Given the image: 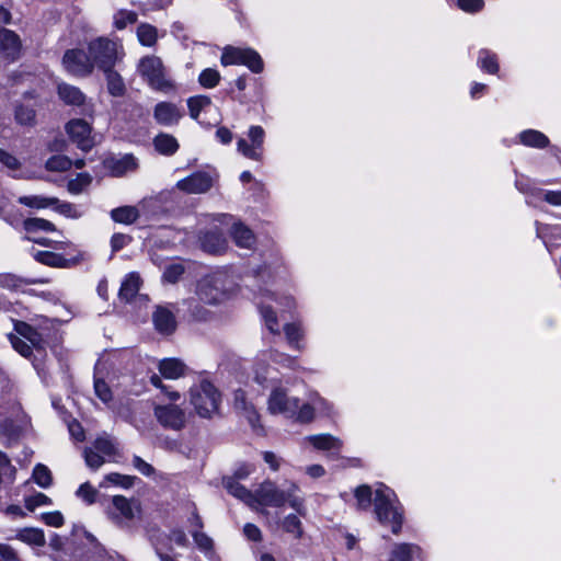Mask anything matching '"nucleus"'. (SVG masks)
I'll return each mask as SVG.
<instances>
[{"label":"nucleus","instance_id":"obj_1","mask_svg":"<svg viewBox=\"0 0 561 561\" xmlns=\"http://www.w3.org/2000/svg\"><path fill=\"white\" fill-rule=\"evenodd\" d=\"M375 514L383 526H390L393 534H398L402 526V510L396 493L387 485L380 483L375 490Z\"/></svg>","mask_w":561,"mask_h":561},{"label":"nucleus","instance_id":"obj_2","mask_svg":"<svg viewBox=\"0 0 561 561\" xmlns=\"http://www.w3.org/2000/svg\"><path fill=\"white\" fill-rule=\"evenodd\" d=\"M141 504L138 500L114 495L105 507L107 519L123 530H131L136 520L141 518Z\"/></svg>","mask_w":561,"mask_h":561},{"label":"nucleus","instance_id":"obj_3","mask_svg":"<svg viewBox=\"0 0 561 561\" xmlns=\"http://www.w3.org/2000/svg\"><path fill=\"white\" fill-rule=\"evenodd\" d=\"M91 60L94 68L105 71L114 68L115 65L124 57L123 45L118 41L107 37H98L88 45Z\"/></svg>","mask_w":561,"mask_h":561},{"label":"nucleus","instance_id":"obj_4","mask_svg":"<svg viewBox=\"0 0 561 561\" xmlns=\"http://www.w3.org/2000/svg\"><path fill=\"white\" fill-rule=\"evenodd\" d=\"M221 396L218 389L204 379L190 389V402L202 417H210L218 411Z\"/></svg>","mask_w":561,"mask_h":561},{"label":"nucleus","instance_id":"obj_5","mask_svg":"<svg viewBox=\"0 0 561 561\" xmlns=\"http://www.w3.org/2000/svg\"><path fill=\"white\" fill-rule=\"evenodd\" d=\"M138 71L156 91L170 93L175 91V83L165 72L162 60L157 56H146L138 64Z\"/></svg>","mask_w":561,"mask_h":561},{"label":"nucleus","instance_id":"obj_6","mask_svg":"<svg viewBox=\"0 0 561 561\" xmlns=\"http://www.w3.org/2000/svg\"><path fill=\"white\" fill-rule=\"evenodd\" d=\"M227 275L216 272L203 277L196 288L198 300L206 305H217L227 297Z\"/></svg>","mask_w":561,"mask_h":561},{"label":"nucleus","instance_id":"obj_7","mask_svg":"<svg viewBox=\"0 0 561 561\" xmlns=\"http://www.w3.org/2000/svg\"><path fill=\"white\" fill-rule=\"evenodd\" d=\"M220 62L222 66L243 65L254 73L262 72L264 68L261 56L252 48L226 46L222 50Z\"/></svg>","mask_w":561,"mask_h":561},{"label":"nucleus","instance_id":"obj_8","mask_svg":"<svg viewBox=\"0 0 561 561\" xmlns=\"http://www.w3.org/2000/svg\"><path fill=\"white\" fill-rule=\"evenodd\" d=\"M153 415L158 423L168 430L181 431L186 424L185 410L175 403L154 404Z\"/></svg>","mask_w":561,"mask_h":561},{"label":"nucleus","instance_id":"obj_9","mask_svg":"<svg viewBox=\"0 0 561 561\" xmlns=\"http://www.w3.org/2000/svg\"><path fill=\"white\" fill-rule=\"evenodd\" d=\"M299 408V399L288 396L286 389L280 386H273L267 399V410L271 414H282L286 417H294Z\"/></svg>","mask_w":561,"mask_h":561},{"label":"nucleus","instance_id":"obj_10","mask_svg":"<svg viewBox=\"0 0 561 561\" xmlns=\"http://www.w3.org/2000/svg\"><path fill=\"white\" fill-rule=\"evenodd\" d=\"M62 66L67 72L75 77H88L94 70V62L90 58L89 51L73 48L65 51Z\"/></svg>","mask_w":561,"mask_h":561},{"label":"nucleus","instance_id":"obj_11","mask_svg":"<svg viewBox=\"0 0 561 561\" xmlns=\"http://www.w3.org/2000/svg\"><path fill=\"white\" fill-rule=\"evenodd\" d=\"M66 133L70 140L83 151L91 150L95 145L94 137L91 135L92 127L83 119L75 118L68 122L66 125Z\"/></svg>","mask_w":561,"mask_h":561},{"label":"nucleus","instance_id":"obj_12","mask_svg":"<svg viewBox=\"0 0 561 561\" xmlns=\"http://www.w3.org/2000/svg\"><path fill=\"white\" fill-rule=\"evenodd\" d=\"M288 499L289 496L286 492L277 489V486L271 481L263 482L254 491L255 507L259 505L280 507L288 501Z\"/></svg>","mask_w":561,"mask_h":561},{"label":"nucleus","instance_id":"obj_13","mask_svg":"<svg viewBox=\"0 0 561 561\" xmlns=\"http://www.w3.org/2000/svg\"><path fill=\"white\" fill-rule=\"evenodd\" d=\"M58 96L67 105L81 107V113L85 116H93L94 106L91 102H87L84 93L77 87L68 83H59L57 87Z\"/></svg>","mask_w":561,"mask_h":561},{"label":"nucleus","instance_id":"obj_14","mask_svg":"<svg viewBox=\"0 0 561 561\" xmlns=\"http://www.w3.org/2000/svg\"><path fill=\"white\" fill-rule=\"evenodd\" d=\"M251 145L243 138L237 141L238 151L244 157L260 161L262 160V148L265 131L261 126H251L248 133Z\"/></svg>","mask_w":561,"mask_h":561},{"label":"nucleus","instance_id":"obj_15","mask_svg":"<svg viewBox=\"0 0 561 561\" xmlns=\"http://www.w3.org/2000/svg\"><path fill=\"white\" fill-rule=\"evenodd\" d=\"M214 176L205 171L195 172L176 183V187L187 194H203L214 184Z\"/></svg>","mask_w":561,"mask_h":561},{"label":"nucleus","instance_id":"obj_16","mask_svg":"<svg viewBox=\"0 0 561 561\" xmlns=\"http://www.w3.org/2000/svg\"><path fill=\"white\" fill-rule=\"evenodd\" d=\"M83 535L88 541V547L75 552V557L79 561H108V553L98 539L85 530Z\"/></svg>","mask_w":561,"mask_h":561},{"label":"nucleus","instance_id":"obj_17","mask_svg":"<svg viewBox=\"0 0 561 561\" xmlns=\"http://www.w3.org/2000/svg\"><path fill=\"white\" fill-rule=\"evenodd\" d=\"M183 117L181 108L171 102H159L153 108L154 121L162 126L178 125Z\"/></svg>","mask_w":561,"mask_h":561},{"label":"nucleus","instance_id":"obj_18","mask_svg":"<svg viewBox=\"0 0 561 561\" xmlns=\"http://www.w3.org/2000/svg\"><path fill=\"white\" fill-rule=\"evenodd\" d=\"M21 41L18 34L8 28L0 30V56L9 61H14L21 54Z\"/></svg>","mask_w":561,"mask_h":561},{"label":"nucleus","instance_id":"obj_19","mask_svg":"<svg viewBox=\"0 0 561 561\" xmlns=\"http://www.w3.org/2000/svg\"><path fill=\"white\" fill-rule=\"evenodd\" d=\"M14 330L21 339H25L34 347L36 354L39 356L45 355V341L42 334L32 325L23 321L14 322Z\"/></svg>","mask_w":561,"mask_h":561},{"label":"nucleus","instance_id":"obj_20","mask_svg":"<svg viewBox=\"0 0 561 561\" xmlns=\"http://www.w3.org/2000/svg\"><path fill=\"white\" fill-rule=\"evenodd\" d=\"M268 359L267 352H262L256 356L253 364V379L262 387H268L275 380L273 376L275 370L267 365Z\"/></svg>","mask_w":561,"mask_h":561},{"label":"nucleus","instance_id":"obj_21","mask_svg":"<svg viewBox=\"0 0 561 561\" xmlns=\"http://www.w3.org/2000/svg\"><path fill=\"white\" fill-rule=\"evenodd\" d=\"M103 164L113 176H122L137 168V161L131 154L108 157L104 160Z\"/></svg>","mask_w":561,"mask_h":561},{"label":"nucleus","instance_id":"obj_22","mask_svg":"<svg viewBox=\"0 0 561 561\" xmlns=\"http://www.w3.org/2000/svg\"><path fill=\"white\" fill-rule=\"evenodd\" d=\"M202 249L210 254H220L227 249V240L218 230L202 232L199 236Z\"/></svg>","mask_w":561,"mask_h":561},{"label":"nucleus","instance_id":"obj_23","mask_svg":"<svg viewBox=\"0 0 561 561\" xmlns=\"http://www.w3.org/2000/svg\"><path fill=\"white\" fill-rule=\"evenodd\" d=\"M316 410L327 414L330 413L328 402L322 398H317L312 403H299V408L297 409V413L294 417L300 423H309L313 420Z\"/></svg>","mask_w":561,"mask_h":561},{"label":"nucleus","instance_id":"obj_24","mask_svg":"<svg viewBox=\"0 0 561 561\" xmlns=\"http://www.w3.org/2000/svg\"><path fill=\"white\" fill-rule=\"evenodd\" d=\"M34 259L47 266L50 267H59V268H69L78 264L79 260L66 259L61 254L50 252V251H37L34 254Z\"/></svg>","mask_w":561,"mask_h":561},{"label":"nucleus","instance_id":"obj_25","mask_svg":"<svg viewBox=\"0 0 561 561\" xmlns=\"http://www.w3.org/2000/svg\"><path fill=\"white\" fill-rule=\"evenodd\" d=\"M156 329L162 334H171L174 332L176 321L174 314L164 307H157L152 314Z\"/></svg>","mask_w":561,"mask_h":561},{"label":"nucleus","instance_id":"obj_26","mask_svg":"<svg viewBox=\"0 0 561 561\" xmlns=\"http://www.w3.org/2000/svg\"><path fill=\"white\" fill-rule=\"evenodd\" d=\"M224 486L234 497L241 500L250 507H255L254 492L240 484L234 478H224Z\"/></svg>","mask_w":561,"mask_h":561},{"label":"nucleus","instance_id":"obj_27","mask_svg":"<svg viewBox=\"0 0 561 561\" xmlns=\"http://www.w3.org/2000/svg\"><path fill=\"white\" fill-rule=\"evenodd\" d=\"M233 404L236 410L243 414L252 426L256 425L259 422V414L254 405L248 401L245 392L242 389L234 391Z\"/></svg>","mask_w":561,"mask_h":561},{"label":"nucleus","instance_id":"obj_28","mask_svg":"<svg viewBox=\"0 0 561 561\" xmlns=\"http://www.w3.org/2000/svg\"><path fill=\"white\" fill-rule=\"evenodd\" d=\"M230 233L239 248L251 249L255 244V237L252 230L241 222L233 224Z\"/></svg>","mask_w":561,"mask_h":561},{"label":"nucleus","instance_id":"obj_29","mask_svg":"<svg viewBox=\"0 0 561 561\" xmlns=\"http://www.w3.org/2000/svg\"><path fill=\"white\" fill-rule=\"evenodd\" d=\"M141 279L137 273H129L124 278L118 293L119 299L129 302L139 291Z\"/></svg>","mask_w":561,"mask_h":561},{"label":"nucleus","instance_id":"obj_30","mask_svg":"<svg viewBox=\"0 0 561 561\" xmlns=\"http://www.w3.org/2000/svg\"><path fill=\"white\" fill-rule=\"evenodd\" d=\"M186 366L176 358H165L159 363V371L167 379H178L185 375Z\"/></svg>","mask_w":561,"mask_h":561},{"label":"nucleus","instance_id":"obj_31","mask_svg":"<svg viewBox=\"0 0 561 561\" xmlns=\"http://www.w3.org/2000/svg\"><path fill=\"white\" fill-rule=\"evenodd\" d=\"M153 146L159 153L164 156H172L179 149L175 137L165 133H160L153 138Z\"/></svg>","mask_w":561,"mask_h":561},{"label":"nucleus","instance_id":"obj_32","mask_svg":"<svg viewBox=\"0 0 561 561\" xmlns=\"http://www.w3.org/2000/svg\"><path fill=\"white\" fill-rule=\"evenodd\" d=\"M307 439L318 450H340L342 447V442L331 434L311 435Z\"/></svg>","mask_w":561,"mask_h":561},{"label":"nucleus","instance_id":"obj_33","mask_svg":"<svg viewBox=\"0 0 561 561\" xmlns=\"http://www.w3.org/2000/svg\"><path fill=\"white\" fill-rule=\"evenodd\" d=\"M421 549L412 543H397L390 552L388 561H411L414 556L420 553Z\"/></svg>","mask_w":561,"mask_h":561},{"label":"nucleus","instance_id":"obj_34","mask_svg":"<svg viewBox=\"0 0 561 561\" xmlns=\"http://www.w3.org/2000/svg\"><path fill=\"white\" fill-rule=\"evenodd\" d=\"M111 218L118 224L131 225L139 218V210L135 206H121L112 209Z\"/></svg>","mask_w":561,"mask_h":561},{"label":"nucleus","instance_id":"obj_35","mask_svg":"<svg viewBox=\"0 0 561 561\" xmlns=\"http://www.w3.org/2000/svg\"><path fill=\"white\" fill-rule=\"evenodd\" d=\"M15 537L22 542L36 547H43L46 542L44 531L39 528L30 527L20 529Z\"/></svg>","mask_w":561,"mask_h":561},{"label":"nucleus","instance_id":"obj_36","mask_svg":"<svg viewBox=\"0 0 561 561\" xmlns=\"http://www.w3.org/2000/svg\"><path fill=\"white\" fill-rule=\"evenodd\" d=\"M519 140L523 145L534 148H545L549 145L548 137L541 131L527 129L519 134Z\"/></svg>","mask_w":561,"mask_h":561},{"label":"nucleus","instance_id":"obj_37","mask_svg":"<svg viewBox=\"0 0 561 561\" xmlns=\"http://www.w3.org/2000/svg\"><path fill=\"white\" fill-rule=\"evenodd\" d=\"M136 35L142 46L152 47L158 41V30L149 23H140L137 26Z\"/></svg>","mask_w":561,"mask_h":561},{"label":"nucleus","instance_id":"obj_38","mask_svg":"<svg viewBox=\"0 0 561 561\" xmlns=\"http://www.w3.org/2000/svg\"><path fill=\"white\" fill-rule=\"evenodd\" d=\"M107 82L108 93L113 96L124 95L126 88L121 75L113 70V68L103 71Z\"/></svg>","mask_w":561,"mask_h":561},{"label":"nucleus","instance_id":"obj_39","mask_svg":"<svg viewBox=\"0 0 561 561\" xmlns=\"http://www.w3.org/2000/svg\"><path fill=\"white\" fill-rule=\"evenodd\" d=\"M19 203L31 208H47L58 203L56 197H45L39 195L21 196Z\"/></svg>","mask_w":561,"mask_h":561},{"label":"nucleus","instance_id":"obj_40","mask_svg":"<svg viewBox=\"0 0 561 561\" xmlns=\"http://www.w3.org/2000/svg\"><path fill=\"white\" fill-rule=\"evenodd\" d=\"M478 64L482 70L489 73H496L499 70L496 55L488 49L480 50Z\"/></svg>","mask_w":561,"mask_h":561},{"label":"nucleus","instance_id":"obj_41","mask_svg":"<svg viewBox=\"0 0 561 561\" xmlns=\"http://www.w3.org/2000/svg\"><path fill=\"white\" fill-rule=\"evenodd\" d=\"M138 15L135 11L130 10H118L113 16L114 27L122 31L126 28L129 24H135L137 22Z\"/></svg>","mask_w":561,"mask_h":561},{"label":"nucleus","instance_id":"obj_42","mask_svg":"<svg viewBox=\"0 0 561 561\" xmlns=\"http://www.w3.org/2000/svg\"><path fill=\"white\" fill-rule=\"evenodd\" d=\"M46 282L47 280L45 279L37 278H22L12 274L5 275L2 279L3 286L15 290L22 289L25 285L28 284H44Z\"/></svg>","mask_w":561,"mask_h":561},{"label":"nucleus","instance_id":"obj_43","mask_svg":"<svg viewBox=\"0 0 561 561\" xmlns=\"http://www.w3.org/2000/svg\"><path fill=\"white\" fill-rule=\"evenodd\" d=\"M211 104V100L207 95H195L187 100V107L192 118L196 119L205 107Z\"/></svg>","mask_w":561,"mask_h":561},{"label":"nucleus","instance_id":"obj_44","mask_svg":"<svg viewBox=\"0 0 561 561\" xmlns=\"http://www.w3.org/2000/svg\"><path fill=\"white\" fill-rule=\"evenodd\" d=\"M260 312L264 319L265 325L273 334H279L278 321L276 313L274 312L271 306L264 305V302L259 304Z\"/></svg>","mask_w":561,"mask_h":561},{"label":"nucleus","instance_id":"obj_45","mask_svg":"<svg viewBox=\"0 0 561 561\" xmlns=\"http://www.w3.org/2000/svg\"><path fill=\"white\" fill-rule=\"evenodd\" d=\"M220 73L214 68L204 69L198 76V82L203 88L213 89L220 81Z\"/></svg>","mask_w":561,"mask_h":561},{"label":"nucleus","instance_id":"obj_46","mask_svg":"<svg viewBox=\"0 0 561 561\" xmlns=\"http://www.w3.org/2000/svg\"><path fill=\"white\" fill-rule=\"evenodd\" d=\"M24 229L27 232H35L38 230L43 231H54L55 225L46 219L43 218H28L24 220Z\"/></svg>","mask_w":561,"mask_h":561},{"label":"nucleus","instance_id":"obj_47","mask_svg":"<svg viewBox=\"0 0 561 561\" xmlns=\"http://www.w3.org/2000/svg\"><path fill=\"white\" fill-rule=\"evenodd\" d=\"M76 495L85 504L92 505L96 502L99 491L89 482H84L76 491Z\"/></svg>","mask_w":561,"mask_h":561},{"label":"nucleus","instance_id":"obj_48","mask_svg":"<svg viewBox=\"0 0 561 561\" xmlns=\"http://www.w3.org/2000/svg\"><path fill=\"white\" fill-rule=\"evenodd\" d=\"M91 448H94L96 451L106 457H112L116 455L115 444L111 438L106 436L98 437L94 440L93 446Z\"/></svg>","mask_w":561,"mask_h":561},{"label":"nucleus","instance_id":"obj_49","mask_svg":"<svg viewBox=\"0 0 561 561\" xmlns=\"http://www.w3.org/2000/svg\"><path fill=\"white\" fill-rule=\"evenodd\" d=\"M92 182V176L87 173H79L77 176L68 182V191L72 194L81 193Z\"/></svg>","mask_w":561,"mask_h":561},{"label":"nucleus","instance_id":"obj_50","mask_svg":"<svg viewBox=\"0 0 561 561\" xmlns=\"http://www.w3.org/2000/svg\"><path fill=\"white\" fill-rule=\"evenodd\" d=\"M72 167V160L66 156H54L46 161L48 171L62 172Z\"/></svg>","mask_w":561,"mask_h":561},{"label":"nucleus","instance_id":"obj_51","mask_svg":"<svg viewBox=\"0 0 561 561\" xmlns=\"http://www.w3.org/2000/svg\"><path fill=\"white\" fill-rule=\"evenodd\" d=\"M285 335L287 337V341L290 345H293L296 348H300L299 341L304 336V332L301 330V327L299 323H287L284 327Z\"/></svg>","mask_w":561,"mask_h":561},{"label":"nucleus","instance_id":"obj_52","mask_svg":"<svg viewBox=\"0 0 561 561\" xmlns=\"http://www.w3.org/2000/svg\"><path fill=\"white\" fill-rule=\"evenodd\" d=\"M33 479L42 488H48L53 481L50 470L42 463L35 466L33 470Z\"/></svg>","mask_w":561,"mask_h":561},{"label":"nucleus","instance_id":"obj_53","mask_svg":"<svg viewBox=\"0 0 561 561\" xmlns=\"http://www.w3.org/2000/svg\"><path fill=\"white\" fill-rule=\"evenodd\" d=\"M268 358L272 359L275 364L280 365L283 367H287L290 369H297V360L295 357H291L285 353H280L277 351H268Z\"/></svg>","mask_w":561,"mask_h":561},{"label":"nucleus","instance_id":"obj_54","mask_svg":"<svg viewBox=\"0 0 561 561\" xmlns=\"http://www.w3.org/2000/svg\"><path fill=\"white\" fill-rule=\"evenodd\" d=\"M35 116V111L30 106L19 105L15 108V119L21 125H33Z\"/></svg>","mask_w":561,"mask_h":561},{"label":"nucleus","instance_id":"obj_55","mask_svg":"<svg viewBox=\"0 0 561 561\" xmlns=\"http://www.w3.org/2000/svg\"><path fill=\"white\" fill-rule=\"evenodd\" d=\"M8 339L18 353L26 358L31 357L34 348L31 344H27L23 339L13 333L8 334Z\"/></svg>","mask_w":561,"mask_h":561},{"label":"nucleus","instance_id":"obj_56","mask_svg":"<svg viewBox=\"0 0 561 561\" xmlns=\"http://www.w3.org/2000/svg\"><path fill=\"white\" fill-rule=\"evenodd\" d=\"M85 463L89 468L96 470L104 463V456L94 448L87 447L83 451Z\"/></svg>","mask_w":561,"mask_h":561},{"label":"nucleus","instance_id":"obj_57","mask_svg":"<svg viewBox=\"0 0 561 561\" xmlns=\"http://www.w3.org/2000/svg\"><path fill=\"white\" fill-rule=\"evenodd\" d=\"M54 208L56 211L68 218L77 219L82 216V213L79 210V208L68 202L58 201V203L54 205Z\"/></svg>","mask_w":561,"mask_h":561},{"label":"nucleus","instance_id":"obj_58","mask_svg":"<svg viewBox=\"0 0 561 561\" xmlns=\"http://www.w3.org/2000/svg\"><path fill=\"white\" fill-rule=\"evenodd\" d=\"M191 534H192V537H193L196 546L202 551L207 553L213 550V546H214L213 539L209 536H207L205 533H203L202 529L192 530Z\"/></svg>","mask_w":561,"mask_h":561},{"label":"nucleus","instance_id":"obj_59","mask_svg":"<svg viewBox=\"0 0 561 561\" xmlns=\"http://www.w3.org/2000/svg\"><path fill=\"white\" fill-rule=\"evenodd\" d=\"M373 491L368 485H360L355 491V497L359 508L366 510L371 503Z\"/></svg>","mask_w":561,"mask_h":561},{"label":"nucleus","instance_id":"obj_60","mask_svg":"<svg viewBox=\"0 0 561 561\" xmlns=\"http://www.w3.org/2000/svg\"><path fill=\"white\" fill-rule=\"evenodd\" d=\"M51 500L44 493H35L25 499V507L33 512L35 508L39 506L50 505Z\"/></svg>","mask_w":561,"mask_h":561},{"label":"nucleus","instance_id":"obj_61","mask_svg":"<svg viewBox=\"0 0 561 561\" xmlns=\"http://www.w3.org/2000/svg\"><path fill=\"white\" fill-rule=\"evenodd\" d=\"M283 528L287 533L294 534L296 538H299L301 536V534H302L301 522L294 514H290V515L285 517V519L283 520Z\"/></svg>","mask_w":561,"mask_h":561},{"label":"nucleus","instance_id":"obj_62","mask_svg":"<svg viewBox=\"0 0 561 561\" xmlns=\"http://www.w3.org/2000/svg\"><path fill=\"white\" fill-rule=\"evenodd\" d=\"M188 311L191 316L198 321L207 320L209 317V311L202 307L198 300L191 298L187 300Z\"/></svg>","mask_w":561,"mask_h":561},{"label":"nucleus","instance_id":"obj_63","mask_svg":"<svg viewBox=\"0 0 561 561\" xmlns=\"http://www.w3.org/2000/svg\"><path fill=\"white\" fill-rule=\"evenodd\" d=\"M94 391L98 398L102 400L104 403H107L112 400V391L104 380H94Z\"/></svg>","mask_w":561,"mask_h":561},{"label":"nucleus","instance_id":"obj_64","mask_svg":"<svg viewBox=\"0 0 561 561\" xmlns=\"http://www.w3.org/2000/svg\"><path fill=\"white\" fill-rule=\"evenodd\" d=\"M0 163L11 171H16L21 168V162L16 157L0 148Z\"/></svg>","mask_w":561,"mask_h":561}]
</instances>
